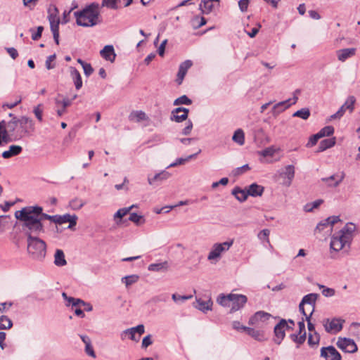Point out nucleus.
Masks as SVG:
<instances>
[{"mask_svg":"<svg viewBox=\"0 0 360 360\" xmlns=\"http://www.w3.org/2000/svg\"><path fill=\"white\" fill-rule=\"evenodd\" d=\"M15 217L19 221L25 235L39 236L44 232L43 208L40 206H27L15 212Z\"/></svg>","mask_w":360,"mask_h":360,"instance_id":"1","label":"nucleus"},{"mask_svg":"<svg viewBox=\"0 0 360 360\" xmlns=\"http://www.w3.org/2000/svg\"><path fill=\"white\" fill-rule=\"evenodd\" d=\"M73 15L77 25L83 27H95L103 21L98 3H91L83 9L74 12Z\"/></svg>","mask_w":360,"mask_h":360,"instance_id":"2","label":"nucleus"},{"mask_svg":"<svg viewBox=\"0 0 360 360\" xmlns=\"http://www.w3.org/2000/svg\"><path fill=\"white\" fill-rule=\"evenodd\" d=\"M27 252L30 257L37 261H42L46 255V243L35 234H27Z\"/></svg>","mask_w":360,"mask_h":360,"instance_id":"3","label":"nucleus"},{"mask_svg":"<svg viewBox=\"0 0 360 360\" xmlns=\"http://www.w3.org/2000/svg\"><path fill=\"white\" fill-rule=\"evenodd\" d=\"M248 298L244 295L230 293L219 295L217 302L225 307H231V312H235L244 307Z\"/></svg>","mask_w":360,"mask_h":360,"instance_id":"4","label":"nucleus"},{"mask_svg":"<svg viewBox=\"0 0 360 360\" xmlns=\"http://www.w3.org/2000/svg\"><path fill=\"white\" fill-rule=\"evenodd\" d=\"M18 129L16 130V137L22 138L29 135L34 130V124L32 119L22 116L20 118L16 117Z\"/></svg>","mask_w":360,"mask_h":360,"instance_id":"5","label":"nucleus"},{"mask_svg":"<svg viewBox=\"0 0 360 360\" xmlns=\"http://www.w3.org/2000/svg\"><path fill=\"white\" fill-rule=\"evenodd\" d=\"M233 243V240L226 241L221 243H214L210 252L207 255V259L209 261H218L223 252H225L229 250Z\"/></svg>","mask_w":360,"mask_h":360,"instance_id":"6","label":"nucleus"},{"mask_svg":"<svg viewBox=\"0 0 360 360\" xmlns=\"http://www.w3.org/2000/svg\"><path fill=\"white\" fill-rule=\"evenodd\" d=\"M348 238L338 231L331 237L330 243V249L335 252H339L347 245L349 247L351 241Z\"/></svg>","mask_w":360,"mask_h":360,"instance_id":"7","label":"nucleus"},{"mask_svg":"<svg viewBox=\"0 0 360 360\" xmlns=\"http://www.w3.org/2000/svg\"><path fill=\"white\" fill-rule=\"evenodd\" d=\"M345 321L338 318L325 319L322 321L325 330L330 334H336L342 329Z\"/></svg>","mask_w":360,"mask_h":360,"instance_id":"8","label":"nucleus"},{"mask_svg":"<svg viewBox=\"0 0 360 360\" xmlns=\"http://www.w3.org/2000/svg\"><path fill=\"white\" fill-rule=\"evenodd\" d=\"M145 332V328L143 324L138 325L136 327H132L124 330L121 334L122 340H124L127 336L130 340L139 342L140 337Z\"/></svg>","mask_w":360,"mask_h":360,"instance_id":"9","label":"nucleus"},{"mask_svg":"<svg viewBox=\"0 0 360 360\" xmlns=\"http://www.w3.org/2000/svg\"><path fill=\"white\" fill-rule=\"evenodd\" d=\"M336 345L339 349L347 353H354L358 349L355 342L350 338H339Z\"/></svg>","mask_w":360,"mask_h":360,"instance_id":"10","label":"nucleus"},{"mask_svg":"<svg viewBox=\"0 0 360 360\" xmlns=\"http://www.w3.org/2000/svg\"><path fill=\"white\" fill-rule=\"evenodd\" d=\"M288 329H292V327L289 326V324H288V322L285 319L281 320L280 322L274 327V341L276 344H281L285 335V330Z\"/></svg>","mask_w":360,"mask_h":360,"instance_id":"11","label":"nucleus"},{"mask_svg":"<svg viewBox=\"0 0 360 360\" xmlns=\"http://www.w3.org/2000/svg\"><path fill=\"white\" fill-rule=\"evenodd\" d=\"M62 297L67 302L65 305L67 307H80L84 306V310L87 311H91L93 309L92 305L89 303H86L81 299L75 298L72 297H68L65 292L62 293Z\"/></svg>","mask_w":360,"mask_h":360,"instance_id":"12","label":"nucleus"},{"mask_svg":"<svg viewBox=\"0 0 360 360\" xmlns=\"http://www.w3.org/2000/svg\"><path fill=\"white\" fill-rule=\"evenodd\" d=\"M271 317V314L264 312L263 311H259L256 312L248 321L249 325L255 326L257 327L262 326V323L267 321Z\"/></svg>","mask_w":360,"mask_h":360,"instance_id":"13","label":"nucleus"},{"mask_svg":"<svg viewBox=\"0 0 360 360\" xmlns=\"http://www.w3.org/2000/svg\"><path fill=\"white\" fill-rule=\"evenodd\" d=\"M321 356L326 360H341L340 354L333 346L322 347L321 349Z\"/></svg>","mask_w":360,"mask_h":360,"instance_id":"14","label":"nucleus"},{"mask_svg":"<svg viewBox=\"0 0 360 360\" xmlns=\"http://www.w3.org/2000/svg\"><path fill=\"white\" fill-rule=\"evenodd\" d=\"M189 110L183 107H179L172 111L171 120L176 122H181L188 117Z\"/></svg>","mask_w":360,"mask_h":360,"instance_id":"15","label":"nucleus"},{"mask_svg":"<svg viewBox=\"0 0 360 360\" xmlns=\"http://www.w3.org/2000/svg\"><path fill=\"white\" fill-rule=\"evenodd\" d=\"M280 175L283 178V184L285 186H290L295 176L294 166L291 165L286 166Z\"/></svg>","mask_w":360,"mask_h":360,"instance_id":"16","label":"nucleus"},{"mask_svg":"<svg viewBox=\"0 0 360 360\" xmlns=\"http://www.w3.org/2000/svg\"><path fill=\"white\" fill-rule=\"evenodd\" d=\"M51 30L53 33V39L56 44H59V23L60 20L56 15H50L49 16Z\"/></svg>","mask_w":360,"mask_h":360,"instance_id":"17","label":"nucleus"},{"mask_svg":"<svg viewBox=\"0 0 360 360\" xmlns=\"http://www.w3.org/2000/svg\"><path fill=\"white\" fill-rule=\"evenodd\" d=\"M192 64L193 63L190 60H185L180 64L176 78V82L178 84H181L182 83L188 70L192 66Z\"/></svg>","mask_w":360,"mask_h":360,"instance_id":"18","label":"nucleus"},{"mask_svg":"<svg viewBox=\"0 0 360 360\" xmlns=\"http://www.w3.org/2000/svg\"><path fill=\"white\" fill-rule=\"evenodd\" d=\"M340 219L338 216L329 217L327 219L321 221L316 226V229L319 231H322L326 227L329 226L330 230L332 231V226L333 224L339 221Z\"/></svg>","mask_w":360,"mask_h":360,"instance_id":"19","label":"nucleus"},{"mask_svg":"<svg viewBox=\"0 0 360 360\" xmlns=\"http://www.w3.org/2000/svg\"><path fill=\"white\" fill-rule=\"evenodd\" d=\"M215 5H219V0H202L200 9L203 14H209L212 11Z\"/></svg>","mask_w":360,"mask_h":360,"instance_id":"20","label":"nucleus"},{"mask_svg":"<svg viewBox=\"0 0 360 360\" xmlns=\"http://www.w3.org/2000/svg\"><path fill=\"white\" fill-rule=\"evenodd\" d=\"M55 105H62V109L57 110V115L62 117L67 112V108L72 105V100L68 98H63L62 100L59 96L54 99Z\"/></svg>","mask_w":360,"mask_h":360,"instance_id":"21","label":"nucleus"},{"mask_svg":"<svg viewBox=\"0 0 360 360\" xmlns=\"http://www.w3.org/2000/svg\"><path fill=\"white\" fill-rule=\"evenodd\" d=\"M356 53L355 48H347L338 50L336 51V56L338 59L341 62H345L348 58L354 56Z\"/></svg>","mask_w":360,"mask_h":360,"instance_id":"22","label":"nucleus"},{"mask_svg":"<svg viewBox=\"0 0 360 360\" xmlns=\"http://www.w3.org/2000/svg\"><path fill=\"white\" fill-rule=\"evenodd\" d=\"M212 304L213 302L210 297H208L206 300H204L201 298H197L195 307L202 311V312H206L207 311L212 310Z\"/></svg>","mask_w":360,"mask_h":360,"instance_id":"23","label":"nucleus"},{"mask_svg":"<svg viewBox=\"0 0 360 360\" xmlns=\"http://www.w3.org/2000/svg\"><path fill=\"white\" fill-rule=\"evenodd\" d=\"M100 54L102 58L110 62H113L116 57L113 46L112 45L105 46L100 51Z\"/></svg>","mask_w":360,"mask_h":360,"instance_id":"24","label":"nucleus"},{"mask_svg":"<svg viewBox=\"0 0 360 360\" xmlns=\"http://www.w3.org/2000/svg\"><path fill=\"white\" fill-rule=\"evenodd\" d=\"M77 217L75 214L70 215L69 214H65L63 215H59V221H58V224L69 222L68 229H72L73 227L77 224Z\"/></svg>","mask_w":360,"mask_h":360,"instance_id":"25","label":"nucleus"},{"mask_svg":"<svg viewBox=\"0 0 360 360\" xmlns=\"http://www.w3.org/2000/svg\"><path fill=\"white\" fill-rule=\"evenodd\" d=\"M264 191V188L262 186L259 185L256 183H253L251 185H250L247 189L248 195H250L252 197L262 196Z\"/></svg>","mask_w":360,"mask_h":360,"instance_id":"26","label":"nucleus"},{"mask_svg":"<svg viewBox=\"0 0 360 360\" xmlns=\"http://www.w3.org/2000/svg\"><path fill=\"white\" fill-rule=\"evenodd\" d=\"M22 151V148L20 146L12 145L8 150L4 151L1 155L4 159H8L19 155Z\"/></svg>","mask_w":360,"mask_h":360,"instance_id":"27","label":"nucleus"},{"mask_svg":"<svg viewBox=\"0 0 360 360\" xmlns=\"http://www.w3.org/2000/svg\"><path fill=\"white\" fill-rule=\"evenodd\" d=\"M70 76L74 82L75 88L79 90L82 86V77L79 72L74 67L70 68Z\"/></svg>","mask_w":360,"mask_h":360,"instance_id":"28","label":"nucleus"},{"mask_svg":"<svg viewBox=\"0 0 360 360\" xmlns=\"http://www.w3.org/2000/svg\"><path fill=\"white\" fill-rule=\"evenodd\" d=\"M290 101L291 99L289 98L286 101H283L275 104L272 108V112L274 115H278L288 108L291 105Z\"/></svg>","mask_w":360,"mask_h":360,"instance_id":"29","label":"nucleus"},{"mask_svg":"<svg viewBox=\"0 0 360 360\" xmlns=\"http://www.w3.org/2000/svg\"><path fill=\"white\" fill-rule=\"evenodd\" d=\"M243 330L245 331L250 336L253 338L255 340L262 342L265 340L264 333L262 331L255 330V328L250 327H242Z\"/></svg>","mask_w":360,"mask_h":360,"instance_id":"30","label":"nucleus"},{"mask_svg":"<svg viewBox=\"0 0 360 360\" xmlns=\"http://www.w3.org/2000/svg\"><path fill=\"white\" fill-rule=\"evenodd\" d=\"M356 230V226L353 223H347L339 232L344 236L349 238L348 240L352 242L353 233Z\"/></svg>","mask_w":360,"mask_h":360,"instance_id":"31","label":"nucleus"},{"mask_svg":"<svg viewBox=\"0 0 360 360\" xmlns=\"http://www.w3.org/2000/svg\"><path fill=\"white\" fill-rule=\"evenodd\" d=\"M170 176V173L167 171H162L160 173L156 174L154 176L148 177V181L150 185H154L156 181H162Z\"/></svg>","mask_w":360,"mask_h":360,"instance_id":"32","label":"nucleus"},{"mask_svg":"<svg viewBox=\"0 0 360 360\" xmlns=\"http://www.w3.org/2000/svg\"><path fill=\"white\" fill-rule=\"evenodd\" d=\"M318 297L319 295L316 293L308 294L302 298V302L304 304H309L310 306L311 311L313 312Z\"/></svg>","mask_w":360,"mask_h":360,"instance_id":"33","label":"nucleus"},{"mask_svg":"<svg viewBox=\"0 0 360 360\" xmlns=\"http://www.w3.org/2000/svg\"><path fill=\"white\" fill-rule=\"evenodd\" d=\"M231 193L240 202L245 201L248 197L247 190L241 189L240 187L234 188Z\"/></svg>","mask_w":360,"mask_h":360,"instance_id":"34","label":"nucleus"},{"mask_svg":"<svg viewBox=\"0 0 360 360\" xmlns=\"http://www.w3.org/2000/svg\"><path fill=\"white\" fill-rule=\"evenodd\" d=\"M9 136L5 129V122H0V146H4L11 141Z\"/></svg>","mask_w":360,"mask_h":360,"instance_id":"35","label":"nucleus"},{"mask_svg":"<svg viewBox=\"0 0 360 360\" xmlns=\"http://www.w3.org/2000/svg\"><path fill=\"white\" fill-rule=\"evenodd\" d=\"M129 119L131 121L139 122L141 121L148 120V117L143 111L136 110V111H132L130 113V115L129 116Z\"/></svg>","mask_w":360,"mask_h":360,"instance_id":"36","label":"nucleus"},{"mask_svg":"<svg viewBox=\"0 0 360 360\" xmlns=\"http://www.w3.org/2000/svg\"><path fill=\"white\" fill-rule=\"evenodd\" d=\"M54 264L57 266H63L66 265L67 262L65 258L64 252L62 250H56L54 255Z\"/></svg>","mask_w":360,"mask_h":360,"instance_id":"37","label":"nucleus"},{"mask_svg":"<svg viewBox=\"0 0 360 360\" xmlns=\"http://www.w3.org/2000/svg\"><path fill=\"white\" fill-rule=\"evenodd\" d=\"M5 129L7 131V134L9 135L16 137V130L18 129L17 123H16V117H14L10 122H8L6 124H5Z\"/></svg>","mask_w":360,"mask_h":360,"instance_id":"38","label":"nucleus"},{"mask_svg":"<svg viewBox=\"0 0 360 360\" xmlns=\"http://www.w3.org/2000/svg\"><path fill=\"white\" fill-rule=\"evenodd\" d=\"M335 138H330V139H326L324 140H322L319 146V151H324L328 148H330L335 146Z\"/></svg>","mask_w":360,"mask_h":360,"instance_id":"39","label":"nucleus"},{"mask_svg":"<svg viewBox=\"0 0 360 360\" xmlns=\"http://www.w3.org/2000/svg\"><path fill=\"white\" fill-rule=\"evenodd\" d=\"M201 153V150L199 149L198 151L194 154L190 155L186 158H179L176 160V161L173 163H172L169 167H176L180 165H184L186 162L189 161L190 160L194 159L196 158V156Z\"/></svg>","mask_w":360,"mask_h":360,"instance_id":"40","label":"nucleus"},{"mask_svg":"<svg viewBox=\"0 0 360 360\" xmlns=\"http://www.w3.org/2000/svg\"><path fill=\"white\" fill-rule=\"evenodd\" d=\"M167 269H168L167 262H164L162 263L150 264L148 267V269L151 271H167Z\"/></svg>","mask_w":360,"mask_h":360,"instance_id":"41","label":"nucleus"},{"mask_svg":"<svg viewBox=\"0 0 360 360\" xmlns=\"http://www.w3.org/2000/svg\"><path fill=\"white\" fill-rule=\"evenodd\" d=\"M232 139L240 146L243 145L245 143V134L243 131L240 129H237L234 132Z\"/></svg>","mask_w":360,"mask_h":360,"instance_id":"42","label":"nucleus"},{"mask_svg":"<svg viewBox=\"0 0 360 360\" xmlns=\"http://www.w3.org/2000/svg\"><path fill=\"white\" fill-rule=\"evenodd\" d=\"M13 326L12 321L6 316H0V330L10 329Z\"/></svg>","mask_w":360,"mask_h":360,"instance_id":"43","label":"nucleus"},{"mask_svg":"<svg viewBox=\"0 0 360 360\" xmlns=\"http://www.w3.org/2000/svg\"><path fill=\"white\" fill-rule=\"evenodd\" d=\"M134 207H136V205H132L130 207H124L118 210L117 212L114 214V220H116L117 219H121L123 217L127 215Z\"/></svg>","mask_w":360,"mask_h":360,"instance_id":"44","label":"nucleus"},{"mask_svg":"<svg viewBox=\"0 0 360 360\" xmlns=\"http://www.w3.org/2000/svg\"><path fill=\"white\" fill-rule=\"evenodd\" d=\"M139 276L136 274H132L126 276L122 278V283H124L126 287H129L131 285L136 283L139 281Z\"/></svg>","mask_w":360,"mask_h":360,"instance_id":"45","label":"nucleus"},{"mask_svg":"<svg viewBox=\"0 0 360 360\" xmlns=\"http://www.w3.org/2000/svg\"><path fill=\"white\" fill-rule=\"evenodd\" d=\"M291 340L297 344V347L303 344L306 340V332L303 333L290 335Z\"/></svg>","mask_w":360,"mask_h":360,"instance_id":"46","label":"nucleus"},{"mask_svg":"<svg viewBox=\"0 0 360 360\" xmlns=\"http://www.w3.org/2000/svg\"><path fill=\"white\" fill-rule=\"evenodd\" d=\"M320 341V335L316 332L314 331V333H309V337H308V344L313 347L319 345V342Z\"/></svg>","mask_w":360,"mask_h":360,"instance_id":"47","label":"nucleus"},{"mask_svg":"<svg viewBox=\"0 0 360 360\" xmlns=\"http://www.w3.org/2000/svg\"><path fill=\"white\" fill-rule=\"evenodd\" d=\"M293 117H300L303 120H307L310 116V111L308 108H302L296 111L293 115Z\"/></svg>","mask_w":360,"mask_h":360,"instance_id":"48","label":"nucleus"},{"mask_svg":"<svg viewBox=\"0 0 360 360\" xmlns=\"http://www.w3.org/2000/svg\"><path fill=\"white\" fill-rule=\"evenodd\" d=\"M192 103V101L186 95H183L174 101V105H191Z\"/></svg>","mask_w":360,"mask_h":360,"instance_id":"49","label":"nucleus"},{"mask_svg":"<svg viewBox=\"0 0 360 360\" xmlns=\"http://www.w3.org/2000/svg\"><path fill=\"white\" fill-rule=\"evenodd\" d=\"M84 202L79 198H75L72 200L69 203V206L70 207V208L74 210H78L81 209L84 206Z\"/></svg>","mask_w":360,"mask_h":360,"instance_id":"50","label":"nucleus"},{"mask_svg":"<svg viewBox=\"0 0 360 360\" xmlns=\"http://www.w3.org/2000/svg\"><path fill=\"white\" fill-rule=\"evenodd\" d=\"M129 219L136 225H141L145 222L143 217L136 213H131Z\"/></svg>","mask_w":360,"mask_h":360,"instance_id":"51","label":"nucleus"},{"mask_svg":"<svg viewBox=\"0 0 360 360\" xmlns=\"http://www.w3.org/2000/svg\"><path fill=\"white\" fill-rule=\"evenodd\" d=\"M356 101V98L354 96H351L347 98L345 103L342 105V106L346 109L349 110L350 112H352L354 110V103Z\"/></svg>","mask_w":360,"mask_h":360,"instance_id":"52","label":"nucleus"},{"mask_svg":"<svg viewBox=\"0 0 360 360\" xmlns=\"http://www.w3.org/2000/svg\"><path fill=\"white\" fill-rule=\"evenodd\" d=\"M193 27L197 29L206 24V19L204 17L195 16L192 20Z\"/></svg>","mask_w":360,"mask_h":360,"instance_id":"53","label":"nucleus"},{"mask_svg":"<svg viewBox=\"0 0 360 360\" xmlns=\"http://www.w3.org/2000/svg\"><path fill=\"white\" fill-rule=\"evenodd\" d=\"M334 133V128L332 126H326L321 129L318 134L323 138L324 136H328Z\"/></svg>","mask_w":360,"mask_h":360,"instance_id":"54","label":"nucleus"},{"mask_svg":"<svg viewBox=\"0 0 360 360\" xmlns=\"http://www.w3.org/2000/svg\"><path fill=\"white\" fill-rule=\"evenodd\" d=\"M43 30H44L43 26L37 27L36 32L34 31V30L33 28H30V32L32 33V39L34 41H37L39 38H41Z\"/></svg>","mask_w":360,"mask_h":360,"instance_id":"55","label":"nucleus"},{"mask_svg":"<svg viewBox=\"0 0 360 360\" xmlns=\"http://www.w3.org/2000/svg\"><path fill=\"white\" fill-rule=\"evenodd\" d=\"M44 110L43 104H38L37 106L34 108L33 112L37 117V119L39 121H42V114Z\"/></svg>","mask_w":360,"mask_h":360,"instance_id":"56","label":"nucleus"},{"mask_svg":"<svg viewBox=\"0 0 360 360\" xmlns=\"http://www.w3.org/2000/svg\"><path fill=\"white\" fill-rule=\"evenodd\" d=\"M192 297V295H179L176 293L172 295V300L176 303L184 302L188 300L191 299Z\"/></svg>","mask_w":360,"mask_h":360,"instance_id":"57","label":"nucleus"},{"mask_svg":"<svg viewBox=\"0 0 360 360\" xmlns=\"http://www.w3.org/2000/svg\"><path fill=\"white\" fill-rule=\"evenodd\" d=\"M320 288H322V294L325 297H332L335 295V290L333 288H327L323 285H319Z\"/></svg>","mask_w":360,"mask_h":360,"instance_id":"58","label":"nucleus"},{"mask_svg":"<svg viewBox=\"0 0 360 360\" xmlns=\"http://www.w3.org/2000/svg\"><path fill=\"white\" fill-rule=\"evenodd\" d=\"M270 231L269 229H263L258 233V238L261 240H266L268 243H269V236Z\"/></svg>","mask_w":360,"mask_h":360,"instance_id":"59","label":"nucleus"},{"mask_svg":"<svg viewBox=\"0 0 360 360\" xmlns=\"http://www.w3.org/2000/svg\"><path fill=\"white\" fill-rule=\"evenodd\" d=\"M250 169V168L248 165H244L242 167H237L236 169H235L233 172L235 176H239L248 172Z\"/></svg>","mask_w":360,"mask_h":360,"instance_id":"60","label":"nucleus"},{"mask_svg":"<svg viewBox=\"0 0 360 360\" xmlns=\"http://www.w3.org/2000/svg\"><path fill=\"white\" fill-rule=\"evenodd\" d=\"M276 153V150L274 147H269L260 152V154L263 157H272Z\"/></svg>","mask_w":360,"mask_h":360,"instance_id":"61","label":"nucleus"},{"mask_svg":"<svg viewBox=\"0 0 360 360\" xmlns=\"http://www.w3.org/2000/svg\"><path fill=\"white\" fill-rule=\"evenodd\" d=\"M117 0H103L102 6H106L109 8H117Z\"/></svg>","mask_w":360,"mask_h":360,"instance_id":"62","label":"nucleus"},{"mask_svg":"<svg viewBox=\"0 0 360 360\" xmlns=\"http://www.w3.org/2000/svg\"><path fill=\"white\" fill-rule=\"evenodd\" d=\"M153 344L152 335H148L143 338L141 343L142 348H147L148 346Z\"/></svg>","mask_w":360,"mask_h":360,"instance_id":"63","label":"nucleus"},{"mask_svg":"<svg viewBox=\"0 0 360 360\" xmlns=\"http://www.w3.org/2000/svg\"><path fill=\"white\" fill-rule=\"evenodd\" d=\"M82 68H83V70H84V75L86 77L90 76L93 73V72H94V69L91 67L90 63L84 64V66Z\"/></svg>","mask_w":360,"mask_h":360,"instance_id":"64","label":"nucleus"}]
</instances>
